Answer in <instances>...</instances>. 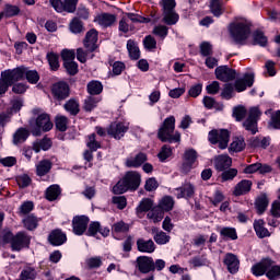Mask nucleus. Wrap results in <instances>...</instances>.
Returning <instances> with one entry per match:
<instances>
[{"mask_svg": "<svg viewBox=\"0 0 280 280\" xmlns=\"http://www.w3.org/2000/svg\"><path fill=\"white\" fill-rule=\"evenodd\" d=\"M230 34L238 45H246L250 36V23L245 19H237L230 24Z\"/></svg>", "mask_w": 280, "mask_h": 280, "instance_id": "nucleus-1", "label": "nucleus"}, {"mask_svg": "<svg viewBox=\"0 0 280 280\" xmlns=\"http://www.w3.org/2000/svg\"><path fill=\"white\" fill-rule=\"evenodd\" d=\"M176 128V118L174 116H170L166 118L161 126L158 137L164 143H179L180 142V133L178 131L174 132Z\"/></svg>", "mask_w": 280, "mask_h": 280, "instance_id": "nucleus-2", "label": "nucleus"}, {"mask_svg": "<svg viewBox=\"0 0 280 280\" xmlns=\"http://www.w3.org/2000/svg\"><path fill=\"white\" fill-rule=\"evenodd\" d=\"M25 78V68H16L13 70H5L1 72L0 80V95H3L14 82Z\"/></svg>", "mask_w": 280, "mask_h": 280, "instance_id": "nucleus-3", "label": "nucleus"}, {"mask_svg": "<svg viewBox=\"0 0 280 280\" xmlns=\"http://www.w3.org/2000/svg\"><path fill=\"white\" fill-rule=\"evenodd\" d=\"M51 128H54V124L47 114H42L36 119L31 120V132L34 137H40L43 132H49Z\"/></svg>", "mask_w": 280, "mask_h": 280, "instance_id": "nucleus-4", "label": "nucleus"}, {"mask_svg": "<svg viewBox=\"0 0 280 280\" xmlns=\"http://www.w3.org/2000/svg\"><path fill=\"white\" fill-rule=\"evenodd\" d=\"M3 242L10 243L12 250H22L25 246H30V236L25 232H20L15 236L8 231L3 235Z\"/></svg>", "mask_w": 280, "mask_h": 280, "instance_id": "nucleus-5", "label": "nucleus"}, {"mask_svg": "<svg viewBox=\"0 0 280 280\" xmlns=\"http://www.w3.org/2000/svg\"><path fill=\"white\" fill-rule=\"evenodd\" d=\"M208 139L213 145L219 143L220 150H226V148H229V140L231 139V135L226 129H214L209 132Z\"/></svg>", "mask_w": 280, "mask_h": 280, "instance_id": "nucleus-6", "label": "nucleus"}, {"mask_svg": "<svg viewBox=\"0 0 280 280\" xmlns=\"http://www.w3.org/2000/svg\"><path fill=\"white\" fill-rule=\"evenodd\" d=\"M197 161L198 152H196L194 149H187L183 154L179 172H182V174H189Z\"/></svg>", "mask_w": 280, "mask_h": 280, "instance_id": "nucleus-7", "label": "nucleus"}, {"mask_svg": "<svg viewBox=\"0 0 280 280\" xmlns=\"http://www.w3.org/2000/svg\"><path fill=\"white\" fill-rule=\"evenodd\" d=\"M261 116V112L259 107H252L248 112V117L243 122V127L245 130L250 132L252 135H257V121H259V117Z\"/></svg>", "mask_w": 280, "mask_h": 280, "instance_id": "nucleus-8", "label": "nucleus"}, {"mask_svg": "<svg viewBox=\"0 0 280 280\" xmlns=\"http://www.w3.org/2000/svg\"><path fill=\"white\" fill-rule=\"evenodd\" d=\"M129 128L130 122L126 120H118L110 124V126L107 129V132L114 139L119 140L126 135V132H128Z\"/></svg>", "mask_w": 280, "mask_h": 280, "instance_id": "nucleus-9", "label": "nucleus"}, {"mask_svg": "<svg viewBox=\"0 0 280 280\" xmlns=\"http://www.w3.org/2000/svg\"><path fill=\"white\" fill-rule=\"evenodd\" d=\"M56 12H75L78 0H49Z\"/></svg>", "mask_w": 280, "mask_h": 280, "instance_id": "nucleus-10", "label": "nucleus"}, {"mask_svg": "<svg viewBox=\"0 0 280 280\" xmlns=\"http://www.w3.org/2000/svg\"><path fill=\"white\" fill-rule=\"evenodd\" d=\"M89 229V217L78 215L72 220V230L74 235H84Z\"/></svg>", "mask_w": 280, "mask_h": 280, "instance_id": "nucleus-11", "label": "nucleus"}, {"mask_svg": "<svg viewBox=\"0 0 280 280\" xmlns=\"http://www.w3.org/2000/svg\"><path fill=\"white\" fill-rule=\"evenodd\" d=\"M217 80L221 82H231L235 80V70L229 68L228 66H220L214 71Z\"/></svg>", "mask_w": 280, "mask_h": 280, "instance_id": "nucleus-12", "label": "nucleus"}, {"mask_svg": "<svg viewBox=\"0 0 280 280\" xmlns=\"http://www.w3.org/2000/svg\"><path fill=\"white\" fill-rule=\"evenodd\" d=\"M137 268L143 275H148V272H152V270H154V260L152 257L140 256L137 258Z\"/></svg>", "mask_w": 280, "mask_h": 280, "instance_id": "nucleus-13", "label": "nucleus"}, {"mask_svg": "<svg viewBox=\"0 0 280 280\" xmlns=\"http://www.w3.org/2000/svg\"><path fill=\"white\" fill-rule=\"evenodd\" d=\"M51 93L56 100H67L69 97V85L65 82L55 83Z\"/></svg>", "mask_w": 280, "mask_h": 280, "instance_id": "nucleus-14", "label": "nucleus"}, {"mask_svg": "<svg viewBox=\"0 0 280 280\" xmlns=\"http://www.w3.org/2000/svg\"><path fill=\"white\" fill-rule=\"evenodd\" d=\"M97 233H100L103 237H108V235H110V230L108 228H102L100 222H92L89 225L86 235L90 237H97Z\"/></svg>", "mask_w": 280, "mask_h": 280, "instance_id": "nucleus-15", "label": "nucleus"}, {"mask_svg": "<svg viewBox=\"0 0 280 280\" xmlns=\"http://www.w3.org/2000/svg\"><path fill=\"white\" fill-rule=\"evenodd\" d=\"M272 267V260L270 258L264 259L260 262L254 265L252 267V272L255 275V277H261L270 270Z\"/></svg>", "mask_w": 280, "mask_h": 280, "instance_id": "nucleus-16", "label": "nucleus"}, {"mask_svg": "<svg viewBox=\"0 0 280 280\" xmlns=\"http://www.w3.org/2000/svg\"><path fill=\"white\" fill-rule=\"evenodd\" d=\"M116 21L117 16L110 13H102L94 19V22L97 23V25H101V27H110Z\"/></svg>", "mask_w": 280, "mask_h": 280, "instance_id": "nucleus-17", "label": "nucleus"}, {"mask_svg": "<svg viewBox=\"0 0 280 280\" xmlns=\"http://www.w3.org/2000/svg\"><path fill=\"white\" fill-rule=\"evenodd\" d=\"M224 265L231 275H235L240 271V259H237V256L233 254L225 255Z\"/></svg>", "mask_w": 280, "mask_h": 280, "instance_id": "nucleus-18", "label": "nucleus"}, {"mask_svg": "<svg viewBox=\"0 0 280 280\" xmlns=\"http://www.w3.org/2000/svg\"><path fill=\"white\" fill-rule=\"evenodd\" d=\"M255 83V74L254 73H247L244 75L243 79L237 80L235 82V90L237 93H242L243 91H246V86H253Z\"/></svg>", "mask_w": 280, "mask_h": 280, "instance_id": "nucleus-19", "label": "nucleus"}, {"mask_svg": "<svg viewBox=\"0 0 280 280\" xmlns=\"http://www.w3.org/2000/svg\"><path fill=\"white\" fill-rule=\"evenodd\" d=\"M84 47L88 51H95L97 49V31L91 30L86 33Z\"/></svg>", "mask_w": 280, "mask_h": 280, "instance_id": "nucleus-20", "label": "nucleus"}, {"mask_svg": "<svg viewBox=\"0 0 280 280\" xmlns=\"http://www.w3.org/2000/svg\"><path fill=\"white\" fill-rule=\"evenodd\" d=\"M137 248L139 253L151 254L154 253V250H156V245H154V241L152 240L138 238Z\"/></svg>", "mask_w": 280, "mask_h": 280, "instance_id": "nucleus-21", "label": "nucleus"}, {"mask_svg": "<svg viewBox=\"0 0 280 280\" xmlns=\"http://www.w3.org/2000/svg\"><path fill=\"white\" fill-rule=\"evenodd\" d=\"M231 165H233V160L229 155H219L214 159V166L218 172H224Z\"/></svg>", "mask_w": 280, "mask_h": 280, "instance_id": "nucleus-22", "label": "nucleus"}, {"mask_svg": "<svg viewBox=\"0 0 280 280\" xmlns=\"http://www.w3.org/2000/svg\"><path fill=\"white\" fill-rule=\"evenodd\" d=\"M48 241L52 246H62L67 242V235L60 230H55L49 234Z\"/></svg>", "mask_w": 280, "mask_h": 280, "instance_id": "nucleus-23", "label": "nucleus"}, {"mask_svg": "<svg viewBox=\"0 0 280 280\" xmlns=\"http://www.w3.org/2000/svg\"><path fill=\"white\" fill-rule=\"evenodd\" d=\"M125 180L129 189H137L141 185V175L137 172H128L125 175Z\"/></svg>", "mask_w": 280, "mask_h": 280, "instance_id": "nucleus-24", "label": "nucleus"}, {"mask_svg": "<svg viewBox=\"0 0 280 280\" xmlns=\"http://www.w3.org/2000/svg\"><path fill=\"white\" fill-rule=\"evenodd\" d=\"M194 185L186 183L182 187L175 189V195L177 198H191L194 196Z\"/></svg>", "mask_w": 280, "mask_h": 280, "instance_id": "nucleus-25", "label": "nucleus"}, {"mask_svg": "<svg viewBox=\"0 0 280 280\" xmlns=\"http://www.w3.org/2000/svg\"><path fill=\"white\" fill-rule=\"evenodd\" d=\"M148 161L145 153H138L135 158H128L126 161L127 167H141Z\"/></svg>", "mask_w": 280, "mask_h": 280, "instance_id": "nucleus-26", "label": "nucleus"}, {"mask_svg": "<svg viewBox=\"0 0 280 280\" xmlns=\"http://www.w3.org/2000/svg\"><path fill=\"white\" fill-rule=\"evenodd\" d=\"M250 187H253V183L248 179L241 180L234 189V196H244V194H248L250 191Z\"/></svg>", "mask_w": 280, "mask_h": 280, "instance_id": "nucleus-27", "label": "nucleus"}, {"mask_svg": "<svg viewBox=\"0 0 280 280\" xmlns=\"http://www.w3.org/2000/svg\"><path fill=\"white\" fill-rule=\"evenodd\" d=\"M264 220H256L254 222V231L256 232V235L260 238L264 237H270V232L265 226Z\"/></svg>", "mask_w": 280, "mask_h": 280, "instance_id": "nucleus-28", "label": "nucleus"}, {"mask_svg": "<svg viewBox=\"0 0 280 280\" xmlns=\"http://www.w3.org/2000/svg\"><path fill=\"white\" fill-rule=\"evenodd\" d=\"M127 49L131 60H139V58H141V51L139 50V46L137 43H135V40L129 39L127 42Z\"/></svg>", "mask_w": 280, "mask_h": 280, "instance_id": "nucleus-29", "label": "nucleus"}, {"mask_svg": "<svg viewBox=\"0 0 280 280\" xmlns=\"http://www.w3.org/2000/svg\"><path fill=\"white\" fill-rule=\"evenodd\" d=\"M51 170V162L49 160H42L36 164V174L37 176H45L49 174Z\"/></svg>", "mask_w": 280, "mask_h": 280, "instance_id": "nucleus-30", "label": "nucleus"}, {"mask_svg": "<svg viewBox=\"0 0 280 280\" xmlns=\"http://www.w3.org/2000/svg\"><path fill=\"white\" fill-rule=\"evenodd\" d=\"M179 19L180 18L176 11H163V23L166 25H176Z\"/></svg>", "mask_w": 280, "mask_h": 280, "instance_id": "nucleus-31", "label": "nucleus"}, {"mask_svg": "<svg viewBox=\"0 0 280 280\" xmlns=\"http://www.w3.org/2000/svg\"><path fill=\"white\" fill-rule=\"evenodd\" d=\"M163 211L161 210V208L154 207L152 208L148 213H147V218L148 220H152L154 222V224H156L158 222H161V220H163Z\"/></svg>", "mask_w": 280, "mask_h": 280, "instance_id": "nucleus-32", "label": "nucleus"}, {"mask_svg": "<svg viewBox=\"0 0 280 280\" xmlns=\"http://www.w3.org/2000/svg\"><path fill=\"white\" fill-rule=\"evenodd\" d=\"M49 148H51V140L49 138H44L33 143V150L36 153L40 152V150L47 151Z\"/></svg>", "mask_w": 280, "mask_h": 280, "instance_id": "nucleus-33", "label": "nucleus"}, {"mask_svg": "<svg viewBox=\"0 0 280 280\" xmlns=\"http://www.w3.org/2000/svg\"><path fill=\"white\" fill-rule=\"evenodd\" d=\"M253 45H259V47H266L268 45V37L261 31L253 33Z\"/></svg>", "mask_w": 280, "mask_h": 280, "instance_id": "nucleus-34", "label": "nucleus"}, {"mask_svg": "<svg viewBox=\"0 0 280 280\" xmlns=\"http://www.w3.org/2000/svg\"><path fill=\"white\" fill-rule=\"evenodd\" d=\"M28 137H30V131H27L26 129L20 128L16 130V132L13 136V143L15 145H19V143H23L24 141H26Z\"/></svg>", "mask_w": 280, "mask_h": 280, "instance_id": "nucleus-35", "label": "nucleus"}, {"mask_svg": "<svg viewBox=\"0 0 280 280\" xmlns=\"http://www.w3.org/2000/svg\"><path fill=\"white\" fill-rule=\"evenodd\" d=\"M246 148V142L244 141V138H234L232 143L230 144V152H242Z\"/></svg>", "mask_w": 280, "mask_h": 280, "instance_id": "nucleus-36", "label": "nucleus"}, {"mask_svg": "<svg viewBox=\"0 0 280 280\" xmlns=\"http://www.w3.org/2000/svg\"><path fill=\"white\" fill-rule=\"evenodd\" d=\"M162 211H172L174 209V199L170 196L163 197L158 206Z\"/></svg>", "mask_w": 280, "mask_h": 280, "instance_id": "nucleus-37", "label": "nucleus"}, {"mask_svg": "<svg viewBox=\"0 0 280 280\" xmlns=\"http://www.w3.org/2000/svg\"><path fill=\"white\" fill-rule=\"evenodd\" d=\"M268 197L266 195H261L260 197H258L256 199V209H257V213H259V215H261V213H264L266 211V209H268Z\"/></svg>", "mask_w": 280, "mask_h": 280, "instance_id": "nucleus-38", "label": "nucleus"}, {"mask_svg": "<svg viewBox=\"0 0 280 280\" xmlns=\"http://www.w3.org/2000/svg\"><path fill=\"white\" fill-rule=\"evenodd\" d=\"M102 91H104V85H102L100 81H91L88 84V93H90V95H100Z\"/></svg>", "mask_w": 280, "mask_h": 280, "instance_id": "nucleus-39", "label": "nucleus"}, {"mask_svg": "<svg viewBox=\"0 0 280 280\" xmlns=\"http://www.w3.org/2000/svg\"><path fill=\"white\" fill-rule=\"evenodd\" d=\"M60 196V186L58 185H51L50 187L47 188L46 190V198L47 200L54 201Z\"/></svg>", "mask_w": 280, "mask_h": 280, "instance_id": "nucleus-40", "label": "nucleus"}, {"mask_svg": "<svg viewBox=\"0 0 280 280\" xmlns=\"http://www.w3.org/2000/svg\"><path fill=\"white\" fill-rule=\"evenodd\" d=\"M188 264L192 268H202V266H209V260L205 256H197L191 258Z\"/></svg>", "mask_w": 280, "mask_h": 280, "instance_id": "nucleus-41", "label": "nucleus"}, {"mask_svg": "<svg viewBox=\"0 0 280 280\" xmlns=\"http://www.w3.org/2000/svg\"><path fill=\"white\" fill-rule=\"evenodd\" d=\"M38 222H39V219L33 214L23 219V224H24L25 229H27L28 231H34V229H36V226H38Z\"/></svg>", "mask_w": 280, "mask_h": 280, "instance_id": "nucleus-42", "label": "nucleus"}, {"mask_svg": "<svg viewBox=\"0 0 280 280\" xmlns=\"http://www.w3.org/2000/svg\"><path fill=\"white\" fill-rule=\"evenodd\" d=\"M65 109L67 113H70V115H78V113H80V103L75 100H70L65 104Z\"/></svg>", "mask_w": 280, "mask_h": 280, "instance_id": "nucleus-43", "label": "nucleus"}, {"mask_svg": "<svg viewBox=\"0 0 280 280\" xmlns=\"http://www.w3.org/2000/svg\"><path fill=\"white\" fill-rule=\"evenodd\" d=\"M152 207H154V203L151 199H142L140 205L137 208L138 213H150L152 211Z\"/></svg>", "mask_w": 280, "mask_h": 280, "instance_id": "nucleus-44", "label": "nucleus"}, {"mask_svg": "<svg viewBox=\"0 0 280 280\" xmlns=\"http://www.w3.org/2000/svg\"><path fill=\"white\" fill-rule=\"evenodd\" d=\"M97 104H100V97L89 96L84 101V110L91 113V110L97 108Z\"/></svg>", "mask_w": 280, "mask_h": 280, "instance_id": "nucleus-45", "label": "nucleus"}, {"mask_svg": "<svg viewBox=\"0 0 280 280\" xmlns=\"http://www.w3.org/2000/svg\"><path fill=\"white\" fill-rule=\"evenodd\" d=\"M2 12L5 19H11V16H16L19 12H21V9H19L16 5L5 4Z\"/></svg>", "mask_w": 280, "mask_h": 280, "instance_id": "nucleus-46", "label": "nucleus"}, {"mask_svg": "<svg viewBox=\"0 0 280 280\" xmlns=\"http://www.w3.org/2000/svg\"><path fill=\"white\" fill-rule=\"evenodd\" d=\"M130 187L128 186V182H126L125 177L120 179L114 187V194H126Z\"/></svg>", "mask_w": 280, "mask_h": 280, "instance_id": "nucleus-47", "label": "nucleus"}, {"mask_svg": "<svg viewBox=\"0 0 280 280\" xmlns=\"http://www.w3.org/2000/svg\"><path fill=\"white\" fill-rule=\"evenodd\" d=\"M153 240L154 242H156L159 245L163 246L165 244H168L171 237L170 235H167V233L161 231V232H156L154 235H153Z\"/></svg>", "mask_w": 280, "mask_h": 280, "instance_id": "nucleus-48", "label": "nucleus"}, {"mask_svg": "<svg viewBox=\"0 0 280 280\" xmlns=\"http://www.w3.org/2000/svg\"><path fill=\"white\" fill-rule=\"evenodd\" d=\"M70 32H72V34H80L81 32H84V25L82 24V21H80L78 18H74L70 23Z\"/></svg>", "mask_w": 280, "mask_h": 280, "instance_id": "nucleus-49", "label": "nucleus"}, {"mask_svg": "<svg viewBox=\"0 0 280 280\" xmlns=\"http://www.w3.org/2000/svg\"><path fill=\"white\" fill-rule=\"evenodd\" d=\"M220 235L226 237L228 240H237V232L234 228H222L220 230Z\"/></svg>", "mask_w": 280, "mask_h": 280, "instance_id": "nucleus-50", "label": "nucleus"}, {"mask_svg": "<svg viewBox=\"0 0 280 280\" xmlns=\"http://www.w3.org/2000/svg\"><path fill=\"white\" fill-rule=\"evenodd\" d=\"M125 16L129 19L132 23H150V18H143L137 13H125Z\"/></svg>", "mask_w": 280, "mask_h": 280, "instance_id": "nucleus-51", "label": "nucleus"}, {"mask_svg": "<svg viewBox=\"0 0 280 280\" xmlns=\"http://www.w3.org/2000/svg\"><path fill=\"white\" fill-rule=\"evenodd\" d=\"M86 145L89 149L92 150V152H95V151L100 150V148H102V144L95 138V133H92L91 136H89Z\"/></svg>", "mask_w": 280, "mask_h": 280, "instance_id": "nucleus-52", "label": "nucleus"}, {"mask_svg": "<svg viewBox=\"0 0 280 280\" xmlns=\"http://www.w3.org/2000/svg\"><path fill=\"white\" fill-rule=\"evenodd\" d=\"M268 279L277 280L280 278V266H273L271 260V267L266 272Z\"/></svg>", "mask_w": 280, "mask_h": 280, "instance_id": "nucleus-53", "label": "nucleus"}, {"mask_svg": "<svg viewBox=\"0 0 280 280\" xmlns=\"http://www.w3.org/2000/svg\"><path fill=\"white\" fill-rule=\"evenodd\" d=\"M24 75L26 77V80L31 84H36L38 80H40V77L38 75V72L36 70H27L25 69Z\"/></svg>", "mask_w": 280, "mask_h": 280, "instance_id": "nucleus-54", "label": "nucleus"}, {"mask_svg": "<svg viewBox=\"0 0 280 280\" xmlns=\"http://www.w3.org/2000/svg\"><path fill=\"white\" fill-rule=\"evenodd\" d=\"M268 128L280 130V110L271 115Z\"/></svg>", "mask_w": 280, "mask_h": 280, "instance_id": "nucleus-55", "label": "nucleus"}, {"mask_svg": "<svg viewBox=\"0 0 280 280\" xmlns=\"http://www.w3.org/2000/svg\"><path fill=\"white\" fill-rule=\"evenodd\" d=\"M233 93H235L233 84L226 83L223 88L221 96L223 97V100H231V97H233Z\"/></svg>", "mask_w": 280, "mask_h": 280, "instance_id": "nucleus-56", "label": "nucleus"}, {"mask_svg": "<svg viewBox=\"0 0 280 280\" xmlns=\"http://www.w3.org/2000/svg\"><path fill=\"white\" fill-rule=\"evenodd\" d=\"M210 9L214 16H220L222 14V4L220 0H211Z\"/></svg>", "mask_w": 280, "mask_h": 280, "instance_id": "nucleus-57", "label": "nucleus"}, {"mask_svg": "<svg viewBox=\"0 0 280 280\" xmlns=\"http://www.w3.org/2000/svg\"><path fill=\"white\" fill-rule=\"evenodd\" d=\"M69 124V119L65 116H57L56 118V128L60 130V132H65L67 130V125Z\"/></svg>", "mask_w": 280, "mask_h": 280, "instance_id": "nucleus-58", "label": "nucleus"}, {"mask_svg": "<svg viewBox=\"0 0 280 280\" xmlns=\"http://www.w3.org/2000/svg\"><path fill=\"white\" fill-rule=\"evenodd\" d=\"M47 58H48V62L50 65V69L52 71H56L60 67V62L58 61V55H56L54 52H49L47 55Z\"/></svg>", "mask_w": 280, "mask_h": 280, "instance_id": "nucleus-59", "label": "nucleus"}, {"mask_svg": "<svg viewBox=\"0 0 280 280\" xmlns=\"http://www.w3.org/2000/svg\"><path fill=\"white\" fill-rule=\"evenodd\" d=\"M201 56L209 57L213 54V47L209 42H203L200 44Z\"/></svg>", "mask_w": 280, "mask_h": 280, "instance_id": "nucleus-60", "label": "nucleus"}, {"mask_svg": "<svg viewBox=\"0 0 280 280\" xmlns=\"http://www.w3.org/2000/svg\"><path fill=\"white\" fill-rule=\"evenodd\" d=\"M233 117H235L236 121H242L244 117H246V107L237 106L233 109Z\"/></svg>", "mask_w": 280, "mask_h": 280, "instance_id": "nucleus-61", "label": "nucleus"}, {"mask_svg": "<svg viewBox=\"0 0 280 280\" xmlns=\"http://www.w3.org/2000/svg\"><path fill=\"white\" fill-rule=\"evenodd\" d=\"M63 67L69 73V75H75V73H78V63L75 61L65 62Z\"/></svg>", "mask_w": 280, "mask_h": 280, "instance_id": "nucleus-62", "label": "nucleus"}, {"mask_svg": "<svg viewBox=\"0 0 280 280\" xmlns=\"http://www.w3.org/2000/svg\"><path fill=\"white\" fill-rule=\"evenodd\" d=\"M36 278V271L32 267H27L21 272V279L27 280V279H35Z\"/></svg>", "mask_w": 280, "mask_h": 280, "instance_id": "nucleus-63", "label": "nucleus"}, {"mask_svg": "<svg viewBox=\"0 0 280 280\" xmlns=\"http://www.w3.org/2000/svg\"><path fill=\"white\" fill-rule=\"evenodd\" d=\"M270 213L273 218H280V201L276 200L271 203Z\"/></svg>", "mask_w": 280, "mask_h": 280, "instance_id": "nucleus-64", "label": "nucleus"}]
</instances>
